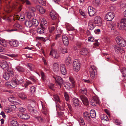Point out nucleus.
<instances>
[{
    "label": "nucleus",
    "instance_id": "obj_1",
    "mask_svg": "<svg viewBox=\"0 0 126 126\" xmlns=\"http://www.w3.org/2000/svg\"><path fill=\"white\" fill-rule=\"evenodd\" d=\"M89 71L91 78L94 79L97 74V68L94 65L91 66L89 68Z\"/></svg>",
    "mask_w": 126,
    "mask_h": 126
},
{
    "label": "nucleus",
    "instance_id": "obj_2",
    "mask_svg": "<svg viewBox=\"0 0 126 126\" xmlns=\"http://www.w3.org/2000/svg\"><path fill=\"white\" fill-rule=\"evenodd\" d=\"M73 66L74 70L77 72L80 69L81 63L78 60H75L73 62Z\"/></svg>",
    "mask_w": 126,
    "mask_h": 126
},
{
    "label": "nucleus",
    "instance_id": "obj_3",
    "mask_svg": "<svg viewBox=\"0 0 126 126\" xmlns=\"http://www.w3.org/2000/svg\"><path fill=\"white\" fill-rule=\"evenodd\" d=\"M117 43L122 47H124L126 45V42L125 40L119 37H117L115 39Z\"/></svg>",
    "mask_w": 126,
    "mask_h": 126
},
{
    "label": "nucleus",
    "instance_id": "obj_4",
    "mask_svg": "<svg viewBox=\"0 0 126 126\" xmlns=\"http://www.w3.org/2000/svg\"><path fill=\"white\" fill-rule=\"evenodd\" d=\"M17 81L15 79V80H11L9 82H6L5 85L9 87L10 88H15L17 85H18Z\"/></svg>",
    "mask_w": 126,
    "mask_h": 126
},
{
    "label": "nucleus",
    "instance_id": "obj_5",
    "mask_svg": "<svg viewBox=\"0 0 126 126\" xmlns=\"http://www.w3.org/2000/svg\"><path fill=\"white\" fill-rule=\"evenodd\" d=\"M113 48L116 52L122 53L124 52L122 47H120V45L119 44L115 45L113 46Z\"/></svg>",
    "mask_w": 126,
    "mask_h": 126
},
{
    "label": "nucleus",
    "instance_id": "obj_6",
    "mask_svg": "<svg viewBox=\"0 0 126 126\" xmlns=\"http://www.w3.org/2000/svg\"><path fill=\"white\" fill-rule=\"evenodd\" d=\"M88 13L90 16H92L96 15L95 14L96 12L95 9L93 7L89 6L88 8Z\"/></svg>",
    "mask_w": 126,
    "mask_h": 126
},
{
    "label": "nucleus",
    "instance_id": "obj_7",
    "mask_svg": "<svg viewBox=\"0 0 126 126\" xmlns=\"http://www.w3.org/2000/svg\"><path fill=\"white\" fill-rule=\"evenodd\" d=\"M29 12L27 14V16L28 18H30L31 16H34V12L36 11L35 9L32 7H29Z\"/></svg>",
    "mask_w": 126,
    "mask_h": 126
},
{
    "label": "nucleus",
    "instance_id": "obj_8",
    "mask_svg": "<svg viewBox=\"0 0 126 126\" xmlns=\"http://www.w3.org/2000/svg\"><path fill=\"white\" fill-rule=\"evenodd\" d=\"M49 55L52 56L55 59H57L59 58L60 56L59 53L58 52L55 50H51L50 52Z\"/></svg>",
    "mask_w": 126,
    "mask_h": 126
},
{
    "label": "nucleus",
    "instance_id": "obj_9",
    "mask_svg": "<svg viewBox=\"0 0 126 126\" xmlns=\"http://www.w3.org/2000/svg\"><path fill=\"white\" fill-rule=\"evenodd\" d=\"M114 15L112 12H108L105 16V18L108 21H110L113 18Z\"/></svg>",
    "mask_w": 126,
    "mask_h": 126
},
{
    "label": "nucleus",
    "instance_id": "obj_10",
    "mask_svg": "<svg viewBox=\"0 0 126 126\" xmlns=\"http://www.w3.org/2000/svg\"><path fill=\"white\" fill-rule=\"evenodd\" d=\"M18 3H16L15 4L12 3L11 4H10L9 6L11 8L15 9L17 8V9L18 11V12H20L21 10L22 7H21V6L20 5H18Z\"/></svg>",
    "mask_w": 126,
    "mask_h": 126
},
{
    "label": "nucleus",
    "instance_id": "obj_11",
    "mask_svg": "<svg viewBox=\"0 0 126 126\" xmlns=\"http://www.w3.org/2000/svg\"><path fill=\"white\" fill-rule=\"evenodd\" d=\"M55 79L56 83L60 85V87H61V85L63 84V81L62 78L59 76H56L55 77L53 76Z\"/></svg>",
    "mask_w": 126,
    "mask_h": 126
},
{
    "label": "nucleus",
    "instance_id": "obj_12",
    "mask_svg": "<svg viewBox=\"0 0 126 126\" xmlns=\"http://www.w3.org/2000/svg\"><path fill=\"white\" fill-rule=\"evenodd\" d=\"M80 98L83 104L86 105H87L89 104V101L87 98L85 96L81 95L80 96Z\"/></svg>",
    "mask_w": 126,
    "mask_h": 126
},
{
    "label": "nucleus",
    "instance_id": "obj_13",
    "mask_svg": "<svg viewBox=\"0 0 126 126\" xmlns=\"http://www.w3.org/2000/svg\"><path fill=\"white\" fill-rule=\"evenodd\" d=\"M73 106L76 108H78L79 105V100L76 98H74L73 99Z\"/></svg>",
    "mask_w": 126,
    "mask_h": 126
},
{
    "label": "nucleus",
    "instance_id": "obj_14",
    "mask_svg": "<svg viewBox=\"0 0 126 126\" xmlns=\"http://www.w3.org/2000/svg\"><path fill=\"white\" fill-rule=\"evenodd\" d=\"M0 65L2 68L4 70L7 69L8 67L7 62L5 61H2L0 62Z\"/></svg>",
    "mask_w": 126,
    "mask_h": 126
},
{
    "label": "nucleus",
    "instance_id": "obj_15",
    "mask_svg": "<svg viewBox=\"0 0 126 126\" xmlns=\"http://www.w3.org/2000/svg\"><path fill=\"white\" fill-rule=\"evenodd\" d=\"M18 116L22 119L27 120L30 118V116L29 115L24 113L19 114Z\"/></svg>",
    "mask_w": 126,
    "mask_h": 126
},
{
    "label": "nucleus",
    "instance_id": "obj_16",
    "mask_svg": "<svg viewBox=\"0 0 126 126\" xmlns=\"http://www.w3.org/2000/svg\"><path fill=\"white\" fill-rule=\"evenodd\" d=\"M90 102L91 104L93 106H95L97 104L99 103L98 99L96 98H94L93 99H90Z\"/></svg>",
    "mask_w": 126,
    "mask_h": 126
},
{
    "label": "nucleus",
    "instance_id": "obj_17",
    "mask_svg": "<svg viewBox=\"0 0 126 126\" xmlns=\"http://www.w3.org/2000/svg\"><path fill=\"white\" fill-rule=\"evenodd\" d=\"M60 71L63 75H65L66 73V70L64 64H61L60 65Z\"/></svg>",
    "mask_w": 126,
    "mask_h": 126
},
{
    "label": "nucleus",
    "instance_id": "obj_18",
    "mask_svg": "<svg viewBox=\"0 0 126 126\" xmlns=\"http://www.w3.org/2000/svg\"><path fill=\"white\" fill-rule=\"evenodd\" d=\"M15 79L17 81L18 85L19 84H22L24 81L23 77L21 76H17V78Z\"/></svg>",
    "mask_w": 126,
    "mask_h": 126
},
{
    "label": "nucleus",
    "instance_id": "obj_19",
    "mask_svg": "<svg viewBox=\"0 0 126 126\" xmlns=\"http://www.w3.org/2000/svg\"><path fill=\"white\" fill-rule=\"evenodd\" d=\"M50 16L52 19L54 20L57 18L58 16L57 14L54 11H52L50 13Z\"/></svg>",
    "mask_w": 126,
    "mask_h": 126
},
{
    "label": "nucleus",
    "instance_id": "obj_20",
    "mask_svg": "<svg viewBox=\"0 0 126 126\" xmlns=\"http://www.w3.org/2000/svg\"><path fill=\"white\" fill-rule=\"evenodd\" d=\"M62 39L65 45L68 46L69 44V41L67 37L65 35H63L62 37Z\"/></svg>",
    "mask_w": 126,
    "mask_h": 126
},
{
    "label": "nucleus",
    "instance_id": "obj_21",
    "mask_svg": "<svg viewBox=\"0 0 126 126\" xmlns=\"http://www.w3.org/2000/svg\"><path fill=\"white\" fill-rule=\"evenodd\" d=\"M9 44L11 46L14 47H17L18 45V41L16 40H13L9 41Z\"/></svg>",
    "mask_w": 126,
    "mask_h": 126
},
{
    "label": "nucleus",
    "instance_id": "obj_22",
    "mask_svg": "<svg viewBox=\"0 0 126 126\" xmlns=\"http://www.w3.org/2000/svg\"><path fill=\"white\" fill-rule=\"evenodd\" d=\"M32 20H27L25 21L24 24L27 27L30 28L32 26Z\"/></svg>",
    "mask_w": 126,
    "mask_h": 126
},
{
    "label": "nucleus",
    "instance_id": "obj_23",
    "mask_svg": "<svg viewBox=\"0 0 126 126\" xmlns=\"http://www.w3.org/2000/svg\"><path fill=\"white\" fill-rule=\"evenodd\" d=\"M94 22L95 23L101 24L102 23V20L101 18L99 16H96L94 19Z\"/></svg>",
    "mask_w": 126,
    "mask_h": 126
},
{
    "label": "nucleus",
    "instance_id": "obj_24",
    "mask_svg": "<svg viewBox=\"0 0 126 126\" xmlns=\"http://www.w3.org/2000/svg\"><path fill=\"white\" fill-rule=\"evenodd\" d=\"M88 53V51L87 49L85 48H82L80 50V53L83 55H85L87 54Z\"/></svg>",
    "mask_w": 126,
    "mask_h": 126
},
{
    "label": "nucleus",
    "instance_id": "obj_25",
    "mask_svg": "<svg viewBox=\"0 0 126 126\" xmlns=\"http://www.w3.org/2000/svg\"><path fill=\"white\" fill-rule=\"evenodd\" d=\"M83 87H82L79 91V93L81 94H85L86 95L87 93V91L86 88L84 86H83Z\"/></svg>",
    "mask_w": 126,
    "mask_h": 126
},
{
    "label": "nucleus",
    "instance_id": "obj_26",
    "mask_svg": "<svg viewBox=\"0 0 126 126\" xmlns=\"http://www.w3.org/2000/svg\"><path fill=\"white\" fill-rule=\"evenodd\" d=\"M83 115L85 118L88 121L90 120V117L89 112L85 111L83 113Z\"/></svg>",
    "mask_w": 126,
    "mask_h": 126
},
{
    "label": "nucleus",
    "instance_id": "obj_27",
    "mask_svg": "<svg viewBox=\"0 0 126 126\" xmlns=\"http://www.w3.org/2000/svg\"><path fill=\"white\" fill-rule=\"evenodd\" d=\"M58 49L63 54L66 53L67 52L66 49L64 48L63 46L62 45H61L59 47Z\"/></svg>",
    "mask_w": 126,
    "mask_h": 126
},
{
    "label": "nucleus",
    "instance_id": "obj_28",
    "mask_svg": "<svg viewBox=\"0 0 126 126\" xmlns=\"http://www.w3.org/2000/svg\"><path fill=\"white\" fill-rule=\"evenodd\" d=\"M19 112L17 113V115L18 116L19 114H23L25 113L26 111V109L25 108L21 107L18 109Z\"/></svg>",
    "mask_w": 126,
    "mask_h": 126
},
{
    "label": "nucleus",
    "instance_id": "obj_29",
    "mask_svg": "<svg viewBox=\"0 0 126 126\" xmlns=\"http://www.w3.org/2000/svg\"><path fill=\"white\" fill-rule=\"evenodd\" d=\"M53 67L54 71L57 72L59 70V65L57 63H54L53 64Z\"/></svg>",
    "mask_w": 126,
    "mask_h": 126
},
{
    "label": "nucleus",
    "instance_id": "obj_30",
    "mask_svg": "<svg viewBox=\"0 0 126 126\" xmlns=\"http://www.w3.org/2000/svg\"><path fill=\"white\" fill-rule=\"evenodd\" d=\"M117 26L118 28L120 30H123L126 29V26L121 22L119 23Z\"/></svg>",
    "mask_w": 126,
    "mask_h": 126
},
{
    "label": "nucleus",
    "instance_id": "obj_31",
    "mask_svg": "<svg viewBox=\"0 0 126 126\" xmlns=\"http://www.w3.org/2000/svg\"><path fill=\"white\" fill-rule=\"evenodd\" d=\"M41 28H38L37 29V32L38 33L40 34H42L44 33V30L45 29V28L43 27L41 25Z\"/></svg>",
    "mask_w": 126,
    "mask_h": 126
},
{
    "label": "nucleus",
    "instance_id": "obj_32",
    "mask_svg": "<svg viewBox=\"0 0 126 126\" xmlns=\"http://www.w3.org/2000/svg\"><path fill=\"white\" fill-rule=\"evenodd\" d=\"M17 70L19 72H24L25 71V69L22 67L18 66L16 68Z\"/></svg>",
    "mask_w": 126,
    "mask_h": 126
},
{
    "label": "nucleus",
    "instance_id": "obj_33",
    "mask_svg": "<svg viewBox=\"0 0 126 126\" xmlns=\"http://www.w3.org/2000/svg\"><path fill=\"white\" fill-rule=\"evenodd\" d=\"M64 85L65 88L67 89H70L74 87L69 82H67L64 84Z\"/></svg>",
    "mask_w": 126,
    "mask_h": 126
},
{
    "label": "nucleus",
    "instance_id": "obj_34",
    "mask_svg": "<svg viewBox=\"0 0 126 126\" xmlns=\"http://www.w3.org/2000/svg\"><path fill=\"white\" fill-rule=\"evenodd\" d=\"M71 58L68 57H67L65 60V63L67 66H70L71 64Z\"/></svg>",
    "mask_w": 126,
    "mask_h": 126
},
{
    "label": "nucleus",
    "instance_id": "obj_35",
    "mask_svg": "<svg viewBox=\"0 0 126 126\" xmlns=\"http://www.w3.org/2000/svg\"><path fill=\"white\" fill-rule=\"evenodd\" d=\"M19 97L22 99L25 100L27 99V96L24 92H22L19 93Z\"/></svg>",
    "mask_w": 126,
    "mask_h": 126
},
{
    "label": "nucleus",
    "instance_id": "obj_36",
    "mask_svg": "<svg viewBox=\"0 0 126 126\" xmlns=\"http://www.w3.org/2000/svg\"><path fill=\"white\" fill-rule=\"evenodd\" d=\"M121 72L123 75V77L126 80V69L125 68H122L121 69Z\"/></svg>",
    "mask_w": 126,
    "mask_h": 126
},
{
    "label": "nucleus",
    "instance_id": "obj_37",
    "mask_svg": "<svg viewBox=\"0 0 126 126\" xmlns=\"http://www.w3.org/2000/svg\"><path fill=\"white\" fill-rule=\"evenodd\" d=\"M6 73H8L10 77H12L14 76V72L11 68L8 69L7 70V72Z\"/></svg>",
    "mask_w": 126,
    "mask_h": 126
},
{
    "label": "nucleus",
    "instance_id": "obj_38",
    "mask_svg": "<svg viewBox=\"0 0 126 126\" xmlns=\"http://www.w3.org/2000/svg\"><path fill=\"white\" fill-rule=\"evenodd\" d=\"M32 26L36 27L39 24L38 21L36 19H33L32 20Z\"/></svg>",
    "mask_w": 126,
    "mask_h": 126
},
{
    "label": "nucleus",
    "instance_id": "obj_39",
    "mask_svg": "<svg viewBox=\"0 0 126 126\" xmlns=\"http://www.w3.org/2000/svg\"><path fill=\"white\" fill-rule=\"evenodd\" d=\"M26 66L31 71L33 70L34 68V65L30 63H27Z\"/></svg>",
    "mask_w": 126,
    "mask_h": 126
},
{
    "label": "nucleus",
    "instance_id": "obj_40",
    "mask_svg": "<svg viewBox=\"0 0 126 126\" xmlns=\"http://www.w3.org/2000/svg\"><path fill=\"white\" fill-rule=\"evenodd\" d=\"M108 27L110 30H113L115 29V25L113 24H109L108 25Z\"/></svg>",
    "mask_w": 126,
    "mask_h": 126
},
{
    "label": "nucleus",
    "instance_id": "obj_41",
    "mask_svg": "<svg viewBox=\"0 0 126 126\" xmlns=\"http://www.w3.org/2000/svg\"><path fill=\"white\" fill-rule=\"evenodd\" d=\"M90 114L92 118H94L96 116L95 111L93 110H91L90 112Z\"/></svg>",
    "mask_w": 126,
    "mask_h": 126
},
{
    "label": "nucleus",
    "instance_id": "obj_42",
    "mask_svg": "<svg viewBox=\"0 0 126 126\" xmlns=\"http://www.w3.org/2000/svg\"><path fill=\"white\" fill-rule=\"evenodd\" d=\"M7 43L5 40H0V45H2L4 47H6Z\"/></svg>",
    "mask_w": 126,
    "mask_h": 126
},
{
    "label": "nucleus",
    "instance_id": "obj_43",
    "mask_svg": "<svg viewBox=\"0 0 126 126\" xmlns=\"http://www.w3.org/2000/svg\"><path fill=\"white\" fill-rule=\"evenodd\" d=\"M39 12L42 14H44L45 12V10L42 7L38 6L37 8Z\"/></svg>",
    "mask_w": 126,
    "mask_h": 126
},
{
    "label": "nucleus",
    "instance_id": "obj_44",
    "mask_svg": "<svg viewBox=\"0 0 126 126\" xmlns=\"http://www.w3.org/2000/svg\"><path fill=\"white\" fill-rule=\"evenodd\" d=\"M27 108L28 110L31 112H33L34 111V108L32 107L30 104L28 105Z\"/></svg>",
    "mask_w": 126,
    "mask_h": 126
},
{
    "label": "nucleus",
    "instance_id": "obj_45",
    "mask_svg": "<svg viewBox=\"0 0 126 126\" xmlns=\"http://www.w3.org/2000/svg\"><path fill=\"white\" fill-rule=\"evenodd\" d=\"M12 126H19L17 122L15 121H12L10 122V124Z\"/></svg>",
    "mask_w": 126,
    "mask_h": 126
},
{
    "label": "nucleus",
    "instance_id": "obj_46",
    "mask_svg": "<svg viewBox=\"0 0 126 126\" xmlns=\"http://www.w3.org/2000/svg\"><path fill=\"white\" fill-rule=\"evenodd\" d=\"M9 109L10 110V111L12 112L14 110H15L16 108V105H11L9 106L8 107Z\"/></svg>",
    "mask_w": 126,
    "mask_h": 126
},
{
    "label": "nucleus",
    "instance_id": "obj_47",
    "mask_svg": "<svg viewBox=\"0 0 126 126\" xmlns=\"http://www.w3.org/2000/svg\"><path fill=\"white\" fill-rule=\"evenodd\" d=\"M21 0L23 2L25 3L27 5H31L32 4V3L29 0Z\"/></svg>",
    "mask_w": 126,
    "mask_h": 126
},
{
    "label": "nucleus",
    "instance_id": "obj_48",
    "mask_svg": "<svg viewBox=\"0 0 126 126\" xmlns=\"http://www.w3.org/2000/svg\"><path fill=\"white\" fill-rule=\"evenodd\" d=\"M64 97L66 101H68L69 100V97L66 92H64Z\"/></svg>",
    "mask_w": 126,
    "mask_h": 126
},
{
    "label": "nucleus",
    "instance_id": "obj_49",
    "mask_svg": "<svg viewBox=\"0 0 126 126\" xmlns=\"http://www.w3.org/2000/svg\"><path fill=\"white\" fill-rule=\"evenodd\" d=\"M101 119H103L104 120L107 121L109 120V119L108 118L107 115L106 114H103L101 115Z\"/></svg>",
    "mask_w": 126,
    "mask_h": 126
},
{
    "label": "nucleus",
    "instance_id": "obj_50",
    "mask_svg": "<svg viewBox=\"0 0 126 126\" xmlns=\"http://www.w3.org/2000/svg\"><path fill=\"white\" fill-rule=\"evenodd\" d=\"M53 99L55 101L59 102L60 101V99L58 96L57 94H54L53 95Z\"/></svg>",
    "mask_w": 126,
    "mask_h": 126
},
{
    "label": "nucleus",
    "instance_id": "obj_51",
    "mask_svg": "<svg viewBox=\"0 0 126 126\" xmlns=\"http://www.w3.org/2000/svg\"><path fill=\"white\" fill-rule=\"evenodd\" d=\"M39 3L42 5H45L46 4V0H38Z\"/></svg>",
    "mask_w": 126,
    "mask_h": 126
},
{
    "label": "nucleus",
    "instance_id": "obj_52",
    "mask_svg": "<svg viewBox=\"0 0 126 126\" xmlns=\"http://www.w3.org/2000/svg\"><path fill=\"white\" fill-rule=\"evenodd\" d=\"M10 77L8 73H5L3 75V78L6 80H8Z\"/></svg>",
    "mask_w": 126,
    "mask_h": 126
},
{
    "label": "nucleus",
    "instance_id": "obj_53",
    "mask_svg": "<svg viewBox=\"0 0 126 126\" xmlns=\"http://www.w3.org/2000/svg\"><path fill=\"white\" fill-rule=\"evenodd\" d=\"M69 79L70 81L72 83V85L74 87L75 85V83L74 79L70 77Z\"/></svg>",
    "mask_w": 126,
    "mask_h": 126
},
{
    "label": "nucleus",
    "instance_id": "obj_54",
    "mask_svg": "<svg viewBox=\"0 0 126 126\" xmlns=\"http://www.w3.org/2000/svg\"><path fill=\"white\" fill-rule=\"evenodd\" d=\"M41 79L44 81L46 80V77L44 73L43 72L41 73Z\"/></svg>",
    "mask_w": 126,
    "mask_h": 126
},
{
    "label": "nucleus",
    "instance_id": "obj_55",
    "mask_svg": "<svg viewBox=\"0 0 126 126\" xmlns=\"http://www.w3.org/2000/svg\"><path fill=\"white\" fill-rule=\"evenodd\" d=\"M19 84V85H18V87L20 89L22 90L25 87L24 86V84L23 85L22 84Z\"/></svg>",
    "mask_w": 126,
    "mask_h": 126
},
{
    "label": "nucleus",
    "instance_id": "obj_56",
    "mask_svg": "<svg viewBox=\"0 0 126 126\" xmlns=\"http://www.w3.org/2000/svg\"><path fill=\"white\" fill-rule=\"evenodd\" d=\"M32 84V83L30 81H27L26 83L24 84V86L25 87L27 86L29 84Z\"/></svg>",
    "mask_w": 126,
    "mask_h": 126
},
{
    "label": "nucleus",
    "instance_id": "obj_57",
    "mask_svg": "<svg viewBox=\"0 0 126 126\" xmlns=\"http://www.w3.org/2000/svg\"><path fill=\"white\" fill-rule=\"evenodd\" d=\"M88 40L89 41L93 42L95 41L94 38L92 36L88 38Z\"/></svg>",
    "mask_w": 126,
    "mask_h": 126
},
{
    "label": "nucleus",
    "instance_id": "obj_58",
    "mask_svg": "<svg viewBox=\"0 0 126 126\" xmlns=\"http://www.w3.org/2000/svg\"><path fill=\"white\" fill-rule=\"evenodd\" d=\"M42 112L45 115H47V110H45V108H43V105L42 104Z\"/></svg>",
    "mask_w": 126,
    "mask_h": 126
},
{
    "label": "nucleus",
    "instance_id": "obj_59",
    "mask_svg": "<svg viewBox=\"0 0 126 126\" xmlns=\"http://www.w3.org/2000/svg\"><path fill=\"white\" fill-rule=\"evenodd\" d=\"M79 12L80 14L83 16L84 17H86V15L85 14V13L83 12L81 10H79Z\"/></svg>",
    "mask_w": 126,
    "mask_h": 126
},
{
    "label": "nucleus",
    "instance_id": "obj_60",
    "mask_svg": "<svg viewBox=\"0 0 126 126\" xmlns=\"http://www.w3.org/2000/svg\"><path fill=\"white\" fill-rule=\"evenodd\" d=\"M7 55L8 56L12 57H16L18 56L17 54H7Z\"/></svg>",
    "mask_w": 126,
    "mask_h": 126
},
{
    "label": "nucleus",
    "instance_id": "obj_61",
    "mask_svg": "<svg viewBox=\"0 0 126 126\" xmlns=\"http://www.w3.org/2000/svg\"><path fill=\"white\" fill-rule=\"evenodd\" d=\"M36 118L40 122H42L44 119L43 118H42L40 117H37Z\"/></svg>",
    "mask_w": 126,
    "mask_h": 126
},
{
    "label": "nucleus",
    "instance_id": "obj_62",
    "mask_svg": "<svg viewBox=\"0 0 126 126\" xmlns=\"http://www.w3.org/2000/svg\"><path fill=\"white\" fill-rule=\"evenodd\" d=\"M55 26H53L51 27L50 28L49 30V32L50 33L52 32L54 30Z\"/></svg>",
    "mask_w": 126,
    "mask_h": 126
},
{
    "label": "nucleus",
    "instance_id": "obj_63",
    "mask_svg": "<svg viewBox=\"0 0 126 126\" xmlns=\"http://www.w3.org/2000/svg\"><path fill=\"white\" fill-rule=\"evenodd\" d=\"M31 92L32 93H33L35 92V87L34 86L30 88Z\"/></svg>",
    "mask_w": 126,
    "mask_h": 126
},
{
    "label": "nucleus",
    "instance_id": "obj_64",
    "mask_svg": "<svg viewBox=\"0 0 126 126\" xmlns=\"http://www.w3.org/2000/svg\"><path fill=\"white\" fill-rule=\"evenodd\" d=\"M121 22L123 23L124 24H126V18H123L121 19Z\"/></svg>",
    "mask_w": 126,
    "mask_h": 126
}]
</instances>
